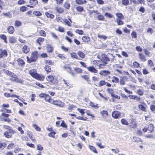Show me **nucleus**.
Instances as JSON below:
<instances>
[{
  "mask_svg": "<svg viewBox=\"0 0 155 155\" xmlns=\"http://www.w3.org/2000/svg\"><path fill=\"white\" fill-rule=\"evenodd\" d=\"M38 56V52L37 51H34L32 53L30 58V59L28 60L29 62L35 61L37 58Z\"/></svg>",
  "mask_w": 155,
  "mask_h": 155,
  "instance_id": "f257e3e1",
  "label": "nucleus"
},
{
  "mask_svg": "<svg viewBox=\"0 0 155 155\" xmlns=\"http://www.w3.org/2000/svg\"><path fill=\"white\" fill-rule=\"evenodd\" d=\"M51 103L60 107H63L64 106L63 102L58 100L54 101L53 100L51 101Z\"/></svg>",
  "mask_w": 155,
  "mask_h": 155,
  "instance_id": "f03ea898",
  "label": "nucleus"
},
{
  "mask_svg": "<svg viewBox=\"0 0 155 155\" xmlns=\"http://www.w3.org/2000/svg\"><path fill=\"white\" fill-rule=\"evenodd\" d=\"M15 132L12 129H10L7 131H6L4 134L5 136L8 138H11L12 137V135L14 134Z\"/></svg>",
  "mask_w": 155,
  "mask_h": 155,
  "instance_id": "7ed1b4c3",
  "label": "nucleus"
},
{
  "mask_svg": "<svg viewBox=\"0 0 155 155\" xmlns=\"http://www.w3.org/2000/svg\"><path fill=\"white\" fill-rule=\"evenodd\" d=\"M111 115L114 118L117 119L120 117L121 114L120 112L118 111H114L112 112Z\"/></svg>",
  "mask_w": 155,
  "mask_h": 155,
  "instance_id": "20e7f679",
  "label": "nucleus"
},
{
  "mask_svg": "<svg viewBox=\"0 0 155 155\" xmlns=\"http://www.w3.org/2000/svg\"><path fill=\"white\" fill-rule=\"evenodd\" d=\"M7 54V52L5 50L0 49V58L6 57Z\"/></svg>",
  "mask_w": 155,
  "mask_h": 155,
  "instance_id": "39448f33",
  "label": "nucleus"
},
{
  "mask_svg": "<svg viewBox=\"0 0 155 155\" xmlns=\"http://www.w3.org/2000/svg\"><path fill=\"white\" fill-rule=\"evenodd\" d=\"M35 78L41 81H43L45 78V76L42 74H37L36 75Z\"/></svg>",
  "mask_w": 155,
  "mask_h": 155,
  "instance_id": "423d86ee",
  "label": "nucleus"
},
{
  "mask_svg": "<svg viewBox=\"0 0 155 155\" xmlns=\"http://www.w3.org/2000/svg\"><path fill=\"white\" fill-rule=\"evenodd\" d=\"M87 68L88 70L89 71H90L91 72L96 73L97 72V70L94 67L92 66H89L87 67Z\"/></svg>",
  "mask_w": 155,
  "mask_h": 155,
  "instance_id": "0eeeda50",
  "label": "nucleus"
},
{
  "mask_svg": "<svg viewBox=\"0 0 155 155\" xmlns=\"http://www.w3.org/2000/svg\"><path fill=\"white\" fill-rule=\"evenodd\" d=\"M110 72L108 71L102 70L99 72V74L102 76H106L110 74Z\"/></svg>",
  "mask_w": 155,
  "mask_h": 155,
  "instance_id": "6e6552de",
  "label": "nucleus"
},
{
  "mask_svg": "<svg viewBox=\"0 0 155 155\" xmlns=\"http://www.w3.org/2000/svg\"><path fill=\"white\" fill-rule=\"evenodd\" d=\"M46 79L48 81L51 82L52 83H54V77L51 75H49L47 76L46 77Z\"/></svg>",
  "mask_w": 155,
  "mask_h": 155,
  "instance_id": "1a4fd4ad",
  "label": "nucleus"
},
{
  "mask_svg": "<svg viewBox=\"0 0 155 155\" xmlns=\"http://www.w3.org/2000/svg\"><path fill=\"white\" fill-rule=\"evenodd\" d=\"M10 80L16 82L21 84H22L23 82V81L21 79L18 78L17 76L16 78H11Z\"/></svg>",
  "mask_w": 155,
  "mask_h": 155,
  "instance_id": "9d476101",
  "label": "nucleus"
},
{
  "mask_svg": "<svg viewBox=\"0 0 155 155\" xmlns=\"http://www.w3.org/2000/svg\"><path fill=\"white\" fill-rule=\"evenodd\" d=\"M63 80L64 82V84L66 85V87H67L68 88H70L73 87V86L72 84L69 83L64 79H63Z\"/></svg>",
  "mask_w": 155,
  "mask_h": 155,
  "instance_id": "9b49d317",
  "label": "nucleus"
},
{
  "mask_svg": "<svg viewBox=\"0 0 155 155\" xmlns=\"http://www.w3.org/2000/svg\"><path fill=\"white\" fill-rule=\"evenodd\" d=\"M22 51L24 53L26 54L29 52L30 51V49L28 46L25 45L22 48Z\"/></svg>",
  "mask_w": 155,
  "mask_h": 155,
  "instance_id": "f8f14e48",
  "label": "nucleus"
},
{
  "mask_svg": "<svg viewBox=\"0 0 155 155\" xmlns=\"http://www.w3.org/2000/svg\"><path fill=\"white\" fill-rule=\"evenodd\" d=\"M100 114L103 118H106L108 115V113L107 111L105 110L101 111L100 112Z\"/></svg>",
  "mask_w": 155,
  "mask_h": 155,
  "instance_id": "ddd939ff",
  "label": "nucleus"
},
{
  "mask_svg": "<svg viewBox=\"0 0 155 155\" xmlns=\"http://www.w3.org/2000/svg\"><path fill=\"white\" fill-rule=\"evenodd\" d=\"M107 64V63L106 61L102 62L101 63H100V62H99V64H98L99 68L100 69H101L102 68H104Z\"/></svg>",
  "mask_w": 155,
  "mask_h": 155,
  "instance_id": "4468645a",
  "label": "nucleus"
},
{
  "mask_svg": "<svg viewBox=\"0 0 155 155\" xmlns=\"http://www.w3.org/2000/svg\"><path fill=\"white\" fill-rule=\"evenodd\" d=\"M69 20L70 21H68L66 19H64L63 20V22L64 24H65L68 26H71V23L72 22L70 19H69Z\"/></svg>",
  "mask_w": 155,
  "mask_h": 155,
  "instance_id": "2eb2a0df",
  "label": "nucleus"
},
{
  "mask_svg": "<svg viewBox=\"0 0 155 155\" xmlns=\"http://www.w3.org/2000/svg\"><path fill=\"white\" fill-rule=\"evenodd\" d=\"M139 58L143 61H146V58L145 56L141 53L138 54Z\"/></svg>",
  "mask_w": 155,
  "mask_h": 155,
  "instance_id": "dca6fc26",
  "label": "nucleus"
},
{
  "mask_svg": "<svg viewBox=\"0 0 155 155\" xmlns=\"http://www.w3.org/2000/svg\"><path fill=\"white\" fill-rule=\"evenodd\" d=\"M17 61L18 64L19 66H22L25 64V62L21 58H18L17 60Z\"/></svg>",
  "mask_w": 155,
  "mask_h": 155,
  "instance_id": "f3484780",
  "label": "nucleus"
},
{
  "mask_svg": "<svg viewBox=\"0 0 155 155\" xmlns=\"http://www.w3.org/2000/svg\"><path fill=\"white\" fill-rule=\"evenodd\" d=\"M82 39L84 42H86L90 41V38L87 36H84L82 37Z\"/></svg>",
  "mask_w": 155,
  "mask_h": 155,
  "instance_id": "a211bd4d",
  "label": "nucleus"
},
{
  "mask_svg": "<svg viewBox=\"0 0 155 155\" xmlns=\"http://www.w3.org/2000/svg\"><path fill=\"white\" fill-rule=\"evenodd\" d=\"M137 126V124L136 122L135 121H133L130 124V127L131 128H136Z\"/></svg>",
  "mask_w": 155,
  "mask_h": 155,
  "instance_id": "6ab92c4d",
  "label": "nucleus"
},
{
  "mask_svg": "<svg viewBox=\"0 0 155 155\" xmlns=\"http://www.w3.org/2000/svg\"><path fill=\"white\" fill-rule=\"evenodd\" d=\"M44 62L46 64V65H53L54 64V62L51 60H45Z\"/></svg>",
  "mask_w": 155,
  "mask_h": 155,
  "instance_id": "aec40b11",
  "label": "nucleus"
},
{
  "mask_svg": "<svg viewBox=\"0 0 155 155\" xmlns=\"http://www.w3.org/2000/svg\"><path fill=\"white\" fill-rule=\"evenodd\" d=\"M55 9L57 12L60 13H62L64 12L63 9L59 6L56 7Z\"/></svg>",
  "mask_w": 155,
  "mask_h": 155,
  "instance_id": "412c9836",
  "label": "nucleus"
},
{
  "mask_svg": "<svg viewBox=\"0 0 155 155\" xmlns=\"http://www.w3.org/2000/svg\"><path fill=\"white\" fill-rule=\"evenodd\" d=\"M30 74L33 77L35 78L36 75H37V73L36 72L35 70H30L29 71Z\"/></svg>",
  "mask_w": 155,
  "mask_h": 155,
  "instance_id": "4be33fe9",
  "label": "nucleus"
},
{
  "mask_svg": "<svg viewBox=\"0 0 155 155\" xmlns=\"http://www.w3.org/2000/svg\"><path fill=\"white\" fill-rule=\"evenodd\" d=\"M46 48L47 51L49 53H51L53 51V49L50 45H47Z\"/></svg>",
  "mask_w": 155,
  "mask_h": 155,
  "instance_id": "5701e85b",
  "label": "nucleus"
},
{
  "mask_svg": "<svg viewBox=\"0 0 155 155\" xmlns=\"http://www.w3.org/2000/svg\"><path fill=\"white\" fill-rule=\"evenodd\" d=\"M9 42L11 43H14L16 41V38L14 37H10L9 39Z\"/></svg>",
  "mask_w": 155,
  "mask_h": 155,
  "instance_id": "b1692460",
  "label": "nucleus"
},
{
  "mask_svg": "<svg viewBox=\"0 0 155 155\" xmlns=\"http://www.w3.org/2000/svg\"><path fill=\"white\" fill-rule=\"evenodd\" d=\"M126 80L124 77H121L120 79V84L121 85H124L125 84Z\"/></svg>",
  "mask_w": 155,
  "mask_h": 155,
  "instance_id": "393cba45",
  "label": "nucleus"
},
{
  "mask_svg": "<svg viewBox=\"0 0 155 155\" xmlns=\"http://www.w3.org/2000/svg\"><path fill=\"white\" fill-rule=\"evenodd\" d=\"M8 31L10 34H12L14 31V28L12 26H9L8 28Z\"/></svg>",
  "mask_w": 155,
  "mask_h": 155,
  "instance_id": "a878e982",
  "label": "nucleus"
},
{
  "mask_svg": "<svg viewBox=\"0 0 155 155\" xmlns=\"http://www.w3.org/2000/svg\"><path fill=\"white\" fill-rule=\"evenodd\" d=\"M45 101L51 103V101L53 100V99L51 98V97L49 95L46 94L45 97Z\"/></svg>",
  "mask_w": 155,
  "mask_h": 155,
  "instance_id": "bb28decb",
  "label": "nucleus"
},
{
  "mask_svg": "<svg viewBox=\"0 0 155 155\" xmlns=\"http://www.w3.org/2000/svg\"><path fill=\"white\" fill-rule=\"evenodd\" d=\"M98 15L97 17V18L99 20L103 21L104 19L103 16L100 14L99 12L97 13Z\"/></svg>",
  "mask_w": 155,
  "mask_h": 155,
  "instance_id": "cd10ccee",
  "label": "nucleus"
},
{
  "mask_svg": "<svg viewBox=\"0 0 155 155\" xmlns=\"http://www.w3.org/2000/svg\"><path fill=\"white\" fill-rule=\"evenodd\" d=\"M71 57L73 58H75L77 60H79L78 57L77 56L76 54L74 52H72L70 54Z\"/></svg>",
  "mask_w": 155,
  "mask_h": 155,
  "instance_id": "c85d7f7f",
  "label": "nucleus"
},
{
  "mask_svg": "<svg viewBox=\"0 0 155 155\" xmlns=\"http://www.w3.org/2000/svg\"><path fill=\"white\" fill-rule=\"evenodd\" d=\"M121 123L124 125H128L129 123L124 118L120 120Z\"/></svg>",
  "mask_w": 155,
  "mask_h": 155,
  "instance_id": "c756f323",
  "label": "nucleus"
},
{
  "mask_svg": "<svg viewBox=\"0 0 155 155\" xmlns=\"http://www.w3.org/2000/svg\"><path fill=\"white\" fill-rule=\"evenodd\" d=\"M81 77L86 81L88 82H89L90 81L89 77L87 75H81Z\"/></svg>",
  "mask_w": 155,
  "mask_h": 155,
  "instance_id": "7c9ffc66",
  "label": "nucleus"
},
{
  "mask_svg": "<svg viewBox=\"0 0 155 155\" xmlns=\"http://www.w3.org/2000/svg\"><path fill=\"white\" fill-rule=\"evenodd\" d=\"M3 14L4 16L6 17L9 18H11L12 17L11 13L10 12H8L7 13H3Z\"/></svg>",
  "mask_w": 155,
  "mask_h": 155,
  "instance_id": "2f4dec72",
  "label": "nucleus"
},
{
  "mask_svg": "<svg viewBox=\"0 0 155 155\" xmlns=\"http://www.w3.org/2000/svg\"><path fill=\"white\" fill-rule=\"evenodd\" d=\"M30 3L32 5H35L38 3V2L36 0H30Z\"/></svg>",
  "mask_w": 155,
  "mask_h": 155,
  "instance_id": "473e14b6",
  "label": "nucleus"
},
{
  "mask_svg": "<svg viewBox=\"0 0 155 155\" xmlns=\"http://www.w3.org/2000/svg\"><path fill=\"white\" fill-rule=\"evenodd\" d=\"M119 79L118 78L115 76H113L112 78V81L113 83H117L119 82Z\"/></svg>",
  "mask_w": 155,
  "mask_h": 155,
  "instance_id": "72a5a7b5",
  "label": "nucleus"
},
{
  "mask_svg": "<svg viewBox=\"0 0 155 155\" xmlns=\"http://www.w3.org/2000/svg\"><path fill=\"white\" fill-rule=\"evenodd\" d=\"M76 2L78 4H83L86 3V2L85 0L82 1L81 0H76Z\"/></svg>",
  "mask_w": 155,
  "mask_h": 155,
  "instance_id": "f704fd0d",
  "label": "nucleus"
},
{
  "mask_svg": "<svg viewBox=\"0 0 155 155\" xmlns=\"http://www.w3.org/2000/svg\"><path fill=\"white\" fill-rule=\"evenodd\" d=\"M78 56L82 58H84L85 57V55L81 51H78Z\"/></svg>",
  "mask_w": 155,
  "mask_h": 155,
  "instance_id": "c9c22d12",
  "label": "nucleus"
},
{
  "mask_svg": "<svg viewBox=\"0 0 155 155\" xmlns=\"http://www.w3.org/2000/svg\"><path fill=\"white\" fill-rule=\"evenodd\" d=\"M123 19L116 18V22L117 24L119 25H121L123 24V22L122 21Z\"/></svg>",
  "mask_w": 155,
  "mask_h": 155,
  "instance_id": "e433bc0d",
  "label": "nucleus"
},
{
  "mask_svg": "<svg viewBox=\"0 0 155 155\" xmlns=\"http://www.w3.org/2000/svg\"><path fill=\"white\" fill-rule=\"evenodd\" d=\"M66 71L68 72L69 73L71 74L72 76L74 75V73L73 72L71 68L69 67H67L66 68Z\"/></svg>",
  "mask_w": 155,
  "mask_h": 155,
  "instance_id": "4c0bfd02",
  "label": "nucleus"
},
{
  "mask_svg": "<svg viewBox=\"0 0 155 155\" xmlns=\"http://www.w3.org/2000/svg\"><path fill=\"white\" fill-rule=\"evenodd\" d=\"M44 68L48 73H49L51 71V67L48 65H45Z\"/></svg>",
  "mask_w": 155,
  "mask_h": 155,
  "instance_id": "58836bf2",
  "label": "nucleus"
},
{
  "mask_svg": "<svg viewBox=\"0 0 155 155\" xmlns=\"http://www.w3.org/2000/svg\"><path fill=\"white\" fill-rule=\"evenodd\" d=\"M64 6L65 8L68 9H69L70 7V4L68 2H65L64 3Z\"/></svg>",
  "mask_w": 155,
  "mask_h": 155,
  "instance_id": "ea45409f",
  "label": "nucleus"
},
{
  "mask_svg": "<svg viewBox=\"0 0 155 155\" xmlns=\"http://www.w3.org/2000/svg\"><path fill=\"white\" fill-rule=\"evenodd\" d=\"M148 130H149L150 132H152L153 130V126L152 124H150L148 126Z\"/></svg>",
  "mask_w": 155,
  "mask_h": 155,
  "instance_id": "a19ab883",
  "label": "nucleus"
},
{
  "mask_svg": "<svg viewBox=\"0 0 155 155\" xmlns=\"http://www.w3.org/2000/svg\"><path fill=\"white\" fill-rule=\"evenodd\" d=\"M45 15L48 18H53L54 17V15H53L50 14L47 12H45Z\"/></svg>",
  "mask_w": 155,
  "mask_h": 155,
  "instance_id": "79ce46f5",
  "label": "nucleus"
},
{
  "mask_svg": "<svg viewBox=\"0 0 155 155\" xmlns=\"http://www.w3.org/2000/svg\"><path fill=\"white\" fill-rule=\"evenodd\" d=\"M122 3L123 5L127 6L128 5L129 2V0H122Z\"/></svg>",
  "mask_w": 155,
  "mask_h": 155,
  "instance_id": "37998d69",
  "label": "nucleus"
},
{
  "mask_svg": "<svg viewBox=\"0 0 155 155\" xmlns=\"http://www.w3.org/2000/svg\"><path fill=\"white\" fill-rule=\"evenodd\" d=\"M106 82L104 81L101 80L100 81L98 84V86L99 87L103 86L106 84Z\"/></svg>",
  "mask_w": 155,
  "mask_h": 155,
  "instance_id": "c03bdc74",
  "label": "nucleus"
},
{
  "mask_svg": "<svg viewBox=\"0 0 155 155\" xmlns=\"http://www.w3.org/2000/svg\"><path fill=\"white\" fill-rule=\"evenodd\" d=\"M0 38L3 40L5 43H7V38L5 35H0Z\"/></svg>",
  "mask_w": 155,
  "mask_h": 155,
  "instance_id": "a18cd8bd",
  "label": "nucleus"
},
{
  "mask_svg": "<svg viewBox=\"0 0 155 155\" xmlns=\"http://www.w3.org/2000/svg\"><path fill=\"white\" fill-rule=\"evenodd\" d=\"M116 15L117 17V18H119L120 19H123L124 17L123 16V15L121 13H117Z\"/></svg>",
  "mask_w": 155,
  "mask_h": 155,
  "instance_id": "49530a36",
  "label": "nucleus"
},
{
  "mask_svg": "<svg viewBox=\"0 0 155 155\" xmlns=\"http://www.w3.org/2000/svg\"><path fill=\"white\" fill-rule=\"evenodd\" d=\"M33 14L36 16H40L42 15L41 13L39 11H34L33 12Z\"/></svg>",
  "mask_w": 155,
  "mask_h": 155,
  "instance_id": "de8ad7c7",
  "label": "nucleus"
},
{
  "mask_svg": "<svg viewBox=\"0 0 155 155\" xmlns=\"http://www.w3.org/2000/svg\"><path fill=\"white\" fill-rule=\"evenodd\" d=\"M44 38H38L37 40V41L38 42L39 45H41V42H42L44 41Z\"/></svg>",
  "mask_w": 155,
  "mask_h": 155,
  "instance_id": "09e8293b",
  "label": "nucleus"
},
{
  "mask_svg": "<svg viewBox=\"0 0 155 155\" xmlns=\"http://www.w3.org/2000/svg\"><path fill=\"white\" fill-rule=\"evenodd\" d=\"M139 108L142 110L146 111V108L142 104H140L138 106Z\"/></svg>",
  "mask_w": 155,
  "mask_h": 155,
  "instance_id": "8fccbe9b",
  "label": "nucleus"
},
{
  "mask_svg": "<svg viewBox=\"0 0 155 155\" xmlns=\"http://www.w3.org/2000/svg\"><path fill=\"white\" fill-rule=\"evenodd\" d=\"M89 149L95 153H97V152L95 148L93 146H89Z\"/></svg>",
  "mask_w": 155,
  "mask_h": 155,
  "instance_id": "3c124183",
  "label": "nucleus"
},
{
  "mask_svg": "<svg viewBox=\"0 0 155 155\" xmlns=\"http://www.w3.org/2000/svg\"><path fill=\"white\" fill-rule=\"evenodd\" d=\"M77 10L80 12H82L84 9L81 6H78L76 8Z\"/></svg>",
  "mask_w": 155,
  "mask_h": 155,
  "instance_id": "603ef678",
  "label": "nucleus"
},
{
  "mask_svg": "<svg viewBox=\"0 0 155 155\" xmlns=\"http://www.w3.org/2000/svg\"><path fill=\"white\" fill-rule=\"evenodd\" d=\"M21 25V23L20 21H16L15 22V25L16 27L20 26Z\"/></svg>",
  "mask_w": 155,
  "mask_h": 155,
  "instance_id": "864d4df0",
  "label": "nucleus"
},
{
  "mask_svg": "<svg viewBox=\"0 0 155 155\" xmlns=\"http://www.w3.org/2000/svg\"><path fill=\"white\" fill-rule=\"evenodd\" d=\"M61 126L65 128H66L67 127V125L66 124L64 120H61Z\"/></svg>",
  "mask_w": 155,
  "mask_h": 155,
  "instance_id": "5fc2aeb1",
  "label": "nucleus"
},
{
  "mask_svg": "<svg viewBox=\"0 0 155 155\" xmlns=\"http://www.w3.org/2000/svg\"><path fill=\"white\" fill-rule=\"evenodd\" d=\"M76 118H77V119H78L79 120H86L87 119V118L86 117H83L81 116H79L76 117Z\"/></svg>",
  "mask_w": 155,
  "mask_h": 155,
  "instance_id": "6e6d98bb",
  "label": "nucleus"
},
{
  "mask_svg": "<svg viewBox=\"0 0 155 155\" xmlns=\"http://www.w3.org/2000/svg\"><path fill=\"white\" fill-rule=\"evenodd\" d=\"M29 137L33 142H35V137L32 134H30L29 135Z\"/></svg>",
  "mask_w": 155,
  "mask_h": 155,
  "instance_id": "4d7b16f0",
  "label": "nucleus"
},
{
  "mask_svg": "<svg viewBox=\"0 0 155 155\" xmlns=\"http://www.w3.org/2000/svg\"><path fill=\"white\" fill-rule=\"evenodd\" d=\"M9 76L12 77V78H16L17 76L14 73L11 72L9 74Z\"/></svg>",
  "mask_w": 155,
  "mask_h": 155,
  "instance_id": "13d9d810",
  "label": "nucleus"
},
{
  "mask_svg": "<svg viewBox=\"0 0 155 155\" xmlns=\"http://www.w3.org/2000/svg\"><path fill=\"white\" fill-rule=\"evenodd\" d=\"M75 32L79 35H82L83 34V31L81 30L77 29L75 31Z\"/></svg>",
  "mask_w": 155,
  "mask_h": 155,
  "instance_id": "bf43d9fd",
  "label": "nucleus"
},
{
  "mask_svg": "<svg viewBox=\"0 0 155 155\" xmlns=\"http://www.w3.org/2000/svg\"><path fill=\"white\" fill-rule=\"evenodd\" d=\"M144 53L148 57H150L151 56V54H150V52L148 50L145 49L144 50Z\"/></svg>",
  "mask_w": 155,
  "mask_h": 155,
  "instance_id": "052dcab7",
  "label": "nucleus"
},
{
  "mask_svg": "<svg viewBox=\"0 0 155 155\" xmlns=\"http://www.w3.org/2000/svg\"><path fill=\"white\" fill-rule=\"evenodd\" d=\"M90 106L91 107H94L95 109H96L98 108V106L97 105V104H95L91 102L90 104Z\"/></svg>",
  "mask_w": 155,
  "mask_h": 155,
  "instance_id": "680f3d73",
  "label": "nucleus"
},
{
  "mask_svg": "<svg viewBox=\"0 0 155 155\" xmlns=\"http://www.w3.org/2000/svg\"><path fill=\"white\" fill-rule=\"evenodd\" d=\"M27 9L28 8L24 6H22L20 8V11L22 12L25 11L27 10Z\"/></svg>",
  "mask_w": 155,
  "mask_h": 155,
  "instance_id": "e2e57ef3",
  "label": "nucleus"
},
{
  "mask_svg": "<svg viewBox=\"0 0 155 155\" xmlns=\"http://www.w3.org/2000/svg\"><path fill=\"white\" fill-rule=\"evenodd\" d=\"M74 70L76 72L78 73H81L82 72V70L79 68H75Z\"/></svg>",
  "mask_w": 155,
  "mask_h": 155,
  "instance_id": "0e129e2a",
  "label": "nucleus"
},
{
  "mask_svg": "<svg viewBox=\"0 0 155 155\" xmlns=\"http://www.w3.org/2000/svg\"><path fill=\"white\" fill-rule=\"evenodd\" d=\"M39 34L45 37L46 35V33L45 31L43 30H41L39 32Z\"/></svg>",
  "mask_w": 155,
  "mask_h": 155,
  "instance_id": "69168bd1",
  "label": "nucleus"
},
{
  "mask_svg": "<svg viewBox=\"0 0 155 155\" xmlns=\"http://www.w3.org/2000/svg\"><path fill=\"white\" fill-rule=\"evenodd\" d=\"M33 127H34L35 129L38 131H40L41 130V128L38 127L37 125L34 124L33 125Z\"/></svg>",
  "mask_w": 155,
  "mask_h": 155,
  "instance_id": "338daca9",
  "label": "nucleus"
},
{
  "mask_svg": "<svg viewBox=\"0 0 155 155\" xmlns=\"http://www.w3.org/2000/svg\"><path fill=\"white\" fill-rule=\"evenodd\" d=\"M3 72L5 74H6L7 75L9 76V74H10L11 72L9 71L6 70L5 69H4L2 70Z\"/></svg>",
  "mask_w": 155,
  "mask_h": 155,
  "instance_id": "774afa93",
  "label": "nucleus"
}]
</instances>
